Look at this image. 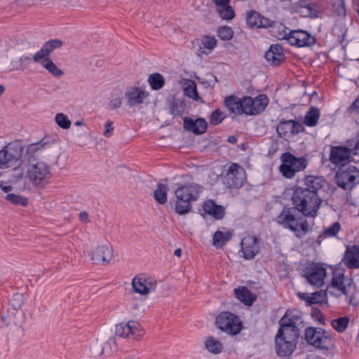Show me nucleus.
<instances>
[{
  "mask_svg": "<svg viewBox=\"0 0 359 359\" xmlns=\"http://www.w3.org/2000/svg\"><path fill=\"white\" fill-rule=\"evenodd\" d=\"M348 111H353L359 114V97L357 98L349 107Z\"/></svg>",
  "mask_w": 359,
  "mask_h": 359,
  "instance_id": "680f3d73",
  "label": "nucleus"
},
{
  "mask_svg": "<svg viewBox=\"0 0 359 359\" xmlns=\"http://www.w3.org/2000/svg\"><path fill=\"white\" fill-rule=\"evenodd\" d=\"M223 119L224 116L222 113H221L219 110H216L212 114L210 122L212 125H217L221 123Z\"/></svg>",
  "mask_w": 359,
  "mask_h": 359,
  "instance_id": "6e6d98bb",
  "label": "nucleus"
},
{
  "mask_svg": "<svg viewBox=\"0 0 359 359\" xmlns=\"http://www.w3.org/2000/svg\"><path fill=\"white\" fill-rule=\"evenodd\" d=\"M30 61V58L27 56H22L19 58L18 64H14L12 62V69L13 70H22L24 71L25 68L22 67L25 62Z\"/></svg>",
  "mask_w": 359,
  "mask_h": 359,
  "instance_id": "4d7b16f0",
  "label": "nucleus"
},
{
  "mask_svg": "<svg viewBox=\"0 0 359 359\" xmlns=\"http://www.w3.org/2000/svg\"><path fill=\"white\" fill-rule=\"evenodd\" d=\"M62 46V41L59 39H53L46 42L43 47L50 54L55 49L59 48Z\"/></svg>",
  "mask_w": 359,
  "mask_h": 359,
  "instance_id": "8fccbe9b",
  "label": "nucleus"
},
{
  "mask_svg": "<svg viewBox=\"0 0 359 359\" xmlns=\"http://www.w3.org/2000/svg\"><path fill=\"white\" fill-rule=\"evenodd\" d=\"M258 239L254 236H247L241 241V252L246 259H252L259 252Z\"/></svg>",
  "mask_w": 359,
  "mask_h": 359,
  "instance_id": "5701e85b",
  "label": "nucleus"
},
{
  "mask_svg": "<svg viewBox=\"0 0 359 359\" xmlns=\"http://www.w3.org/2000/svg\"><path fill=\"white\" fill-rule=\"evenodd\" d=\"M288 42L298 47L309 46L315 43L316 39L308 32L302 30L291 31Z\"/></svg>",
  "mask_w": 359,
  "mask_h": 359,
  "instance_id": "aec40b11",
  "label": "nucleus"
},
{
  "mask_svg": "<svg viewBox=\"0 0 359 359\" xmlns=\"http://www.w3.org/2000/svg\"><path fill=\"white\" fill-rule=\"evenodd\" d=\"M202 190V187L196 183H189L180 187L175 190L177 198L175 211L180 215L188 213L191 208L190 203L198 199Z\"/></svg>",
  "mask_w": 359,
  "mask_h": 359,
  "instance_id": "39448f33",
  "label": "nucleus"
},
{
  "mask_svg": "<svg viewBox=\"0 0 359 359\" xmlns=\"http://www.w3.org/2000/svg\"><path fill=\"white\" fill-rule=\"evenodd\" d=\"M224 180L229 188L241 187L246 180L245 172L239 165L232 163L229 168Z\"/></svg>",
  "mask_w": 359,
  "mask_h": 359,
  "instance_id": "f3484780",
  "label": "nucleus"
},
{
  "mask_svg": "<svg viewBox=\"0 0 359 359\" xmlns=\"http://www.w3.org/2000/svg\"><path fill=\"white\" fill-rule=\"evenodd\" d=\"M297 210L294 208H284L276 217V222L285 228L296 232L302 231L306 232L308 223L306 219L301 217H297Z\"/></svg>",
  "mask_w": 359,
  "mask_h": 359,
  "instance_id": "423d86ee",
  "label": "nucleus"
},
{
  "mask_svg": "<svg viewBox=\"0 0 359 359\" xmlns=\"http://www.w3.org/2000/svg\"><path fill=\"white\" fill-rule=\"evenodd\" d=\"M205 346L210 353L215 355L222 353L224 349L222 341L211 336L205 339Z\"/></svg>",
  "mask_w": 359,
  "mask_h": 359,
  "instance_id": "e433bc0d",
  "label": "nucleus"
},
{
  "mask_svg": "<svg viewBox=\"0 0 359 359\" xmlns=\"http://www.w3.org/2000/svg\"><path fill=\"white\" fill-rule=\"evenodd\" d=\"M131 285L133 291L135 293L143 297H147L150 293L156 290L158 281L151 276L138 275L133 278Z\"/></svg>",
  "mask_w": 359,
  "mask_h": 359,
  "instance_id": "4468645a",
  "label": "nucleus"
},
{
  "mask_svg": "<svg viewBox=\"0 0 359 359\" xmlns=\"http://www.w3.org/2000/svg\"><path fill=\"white\" fill-rule=\"evenodd\" d=\"M91 261L95 264L107 266L114 258L113 249L108 243H101L93 246L88 252Z\"/></svg>",
  "mask_w": 359,
  "mask_h": 359,
  "instance_id": "ddd939ff",
  "label": "nucleus"
},
{
  "mask_svg": "<svg viewBox=\"0 0 359 359\" xmlns=\"http://www.w3.org/2000/svg\"><path fill=\"white\" fill-rule=\"evenodd\" d=\"M327 292L335 297H345L350 304H355V287L352 285L351 280L344 277V269H335L332 271L330 284L327 287Z\"/></svg>",
  "mask_w": 359,
  "mask_h": 359,
  "instance_id": "20e7f679",
  "label": "nucleus"
},
{
  "mask_svg": "<svg viewBox=\"0 0 359 359\" xmlns=\"http://www.w3.org/2000/svg\"><path fill=\"white\" fill-rule=\"evenodd\" d=\"M303 129L300 123L292 120L281 121L276 127L279 136L285 140H288L294 135L302 132Z\"/></svg>",
  "mask_w": 359,
  "mask_h": 359,
  "instance_id": "6ab92c4d",
  "label": "nucleus"
},
{
  "mask_svg": "<svg viewBox=\"0 0 359 359\" xmlns=\"http://www.w3.org/2000/svg\"><path fill=\"white\" fill-rule=\"evenodd\" d=\"M24 177V168L22 167L18 166L13 170L11 181L15 183L22 180Z\"/></svg>",
  "mask_w": 359,
  "mask_h": 359,
  "instance_id": "864d4df0",
  "label": "nucleus"
},
{
  "mask_svg": "<svg viewBox=\"0 0 359 359\" xmlns=\"http://www.w3.org/2000/svg\"><path fill=\"white\" fill-rule=\"evenodd\" d=\"M294 318L286 314L280 321V327L276 336V349L280 357L288 356L294 351L299 336V330Z\"/></svg>",
  "mask_w": 359,
  "mask_h": 359,
  "instance_id": "7ed1b4c3",
  "label": "nucleus"
},
{
  "mask_svg": "<svg viewBox=\"0 0 359 359\" xmlns=\"http://www.w3.org/2000/svg\"><path fill=\"white\" fill-rule=\"evenodd\" d=\"M283 164L280 166V171L287 178H292L295 173L303 170L306 167V161L304 158H297L290 153H285L281 156Z\"/></svg>",
  "mask_w": 359,
  "mask_h": 359,
  "instance_id": "6e6552de",
  "label": "nucleus"
},
{
  "mask_svg": "<svg viewBox=\"0 0 359 359\" xmlns=\"http://www.w3.org/2000/svg\"><path fill=\"white\" fill-rule=\"evenodd\" d=\"M208 123L203 118L193 120L186 118L184 121V127L187 130L191 131L196 135H201L205 132Z\"/></svg>",
  "mask_w": 359,
  "mask_h": 359,
  "instance_id": "cd10ccee",
  "label": "nucleus"
},
{
  "mask_svg": "<svg viewBox=\"0 0 359 359\" xmlns=\"http://www.w3.org/2000/svg\"><path fill=\"white\" fill-rule=\"evenodd\" d=\"M324 182L319 177L309 175L304 177L303 186L297 187L292 196V204L298 212L305 217L316 216L322 203L318 192Z\"/></svg>",
  "mask_w": 359,
  "mask_h": 359,
  "instance_id": "f03ea898",
  "label": "nucleus"
},
{
  "mask_svg": "<svg viewBox=\"0 0 359 359\" xmlns=\"http://www.w3.org/2000/svg\"><path fill=\"white\" fill-rule=\"evenodd\" d=\"M224 104L231 112L236 114H244L243 98L240 99L234 95H231L226 98Z\"/></svg>",
  "mask_w": 359,
  "mask_h": 359,
  "instance_id": "72a5a7b5",
  "label": "nucleus"
},
{
  "mask_svg": "<svg viewBox=\"0 0 359 359\" xmlns=\"http://www.w3.org/2000/svg\"><path fill=\"white\" fill-rule=\"evenodd\" d=\"M269 104V98L265 95H259L255 98L246 96L243 97L244 114L257 115L262 112Z\"/></svg>",
  "mask_w": 359,
  "mask_h": 359,
  "instance_id": "dca6fc26",
  "label": "nucleus"
},
{
  "mask_svg": "<svg viewBox=\"0 0 359 359\" xmlns=\"http://www.w3.org/2000/svg\"><path fill=\"white\" fill-rule=\"evenodd\" d=\"M217 39L214 36H204L201 39L198 51L205 55L210 53L217 46Z\"/></svg>",
  "mask_w": 359,
  "mask_h": 359,
  "instance_id": "f704fd0d",
  "label": "nucleus"
},
{
  "mask_svg": "<svg viewBox=\"0 0 359 359\" xmlns=\"http://www.w3.org/2000/svg\"><path fill=\"white\" fill-rule=\"evenodd\" d=\"M55 142V140L45 137L25 149L22 162L27 169L25 177L34 187L43 189L50 183L52 177L50 166L41 158V155L51 142Z\"/></svg>",
  "mask_w": 359,
  "mask_h": 359,
  "instance_id": "f257e3e1",
  "label": "nucleus"
},
{
  "mask_svg": "<svg viewBox=\"0 0 359 359\" xmlns=\"http://www.w3.org/2000/svg\"><path fill=\"white\" fill-rule=\"evenodd\" d=\"M348 145L351 147V151L353 154H357L359 152V137L349 140Z\"/></svg>",
  "mask_w": 359,
  "mask_h": 359,
  "instance_id": "052dcab7",
  "label": "nucleus"
},
{
  "mask_svg": "<svg viewBox=\"0 0 359 359\" xmlns=\"http://www.w3.org/2000/svg\"><path fill=\"white\" fill-rule=\"evenodd\" d=\"M341 228L339 222H334L331 226L325 229L324 233L327 236H334L339 231Z\"/></svg>",
  "mask_w": 359,
  "mask_h": 359,
  "instance_id": "5fc2aeb1",
  "label": "nucleus"
},
{
  "mask_svg": "<svg viewBox=\"0 0 359 359\" xmlns=\"http://www.w3.org/2000/svg\"><path fill=\"white\" fill-rule=\"evenodd\" d=\"M184 111V103L182 102H174L170 105V114L173 116L180 115Z\"/></svg>",
  "mask_w": 359,
  "mask_h": 359,
  "instance_id": "603ef678",
  "label": "nucleus"
},
{
  "mask_svg": "<svg viewBox=\"0 0 359 359\" xmlns=\"http://www.w3.org/2000/svg\"><path fill=\"white\" fill-rule=\"evenodd\" d=\"M269 27H271V32L273 36L279 40L285 39L288 41V37L290 36L289 34H290L291 31L285 27L282 23L271 21V25L269 26Z\"/></svg>",
  "mask_w": 359,
  "mask_h": 359,
  "instance_id": "c9c22d12",
  "label": "nucleus"
},
{
  "mask_svg": "<svg viewBox=\"0 0 359 359\" xmlns=\"http://www.w3.org/2000/svg\"><path fill=\"white\" fill-rule=\"evenodd\" d=\"M350 322L348 317H340L333 319L331 321L332 327L338 332H343L347 328Z\"/></svg>",
  "mask_w": 359,
  "mask_h": 359,
  "instance_id": "37998d69",
  "label": "nucleus"
},
{
  "mask_svg": "<svg viewBox=\"0 0 359 359\" xmlns=\"http://www.w3.org/2000/svg\"><path fill=\"white\" fill-rule=\"evenodd\" d=\"M55 121L57 125L62 129H69L71 127L72 122L68 116L63 113H57L55 116Z\"/></svg>",
  "mask_w": 359,
  "mask_h": 359,
  "instance_id": "a18cd8bd",
  "label": "nucleus"
},
{
  "mask_svg": "<svg viewBox=\"0 0 359 359\" xmlns=\"http://www.w3.org/2000/svg\"><path fill=\"white\" fill-rule=\"evenodd\" d=\"M351 149L346 147H332L330 150V161L332 164L346 166L351 158Z\"/></svg>",
  "mask_w": 359,
  "mask_h": 359,
  "instance_id": "b1692460",
  "label": "nucleus"
},
{
  "mask_svg": "<svg viewBox=\"0 0 359 359\" xmlns=\"http://www.w3.org/2000/svg\"><path fill=\"white\" fill-rule=\"evenodd\" d=\"M327 290H319L311 294L299 292L298 296L306 302V305L311 306L316 304H322L325 301Z\"/></svg>",
  "mask_w": 359,
  "mask_h": 359,
  "instance_id": "c756f323",
  "label": "nucleus"
},
{
  "mask_svg": "<svg viewBox=\"0 0 359 359\" xmlns=\"http://www.w3.org/2000/svg\"><path fill=\"white\" fill-rule=\"evenodd\" d=\"M116 346L115 337L101 336L91 344L90 351L95 357H100L104 354V349H112Z\"/></svg>",
  "mask_w": 359,
  "mask_h": 359,
  "instance_id": "412c9836",
  "label": "nucleus"
},
{
  "mask_svg": "<svg viewBox=\"0 0 359 359\" xmlns=\"http://www.w3.org/2000/svg\"><path fill=\"white\" fill-rule=\"evenodd\" d=\"M183 90L184 95L187 97L194 100H201L197 92L196 83L194 81L185 79L183 81Z\"/></svg>",
  "mask_w": 359,
  "mask_h": 359,
  "instance_id": "4c0bfd02",
  "label": "nucleus"
},
{
  "mask_svg": "<svg viewBox=\"0 0 359 359\" xmlns=\"http://www.w3.org/2000/svg\"><path fill=\"white\" fill-rule=\"evenodd\" d=\"M232 233L230 231L223 232L217 231L213 235V245L217 248H222L226 242L231 240Z\"/></svg>",
  "mask_w": 359,
  "mask_h": 359,
  "instance_id": "ea45409f",
  "label": "nucleus"
},
{
  "mask_svg": "<svg viewBox=\"0 0 359 359\" xmlns=\"http://www.w3.org/2000/svg\"><path fill=\"white\" fill-rule=\"evenodd\" d=\"M203 209L206 214L213 217L215 219H222L225 214L224 208L211 200L203 203Z\"/></svg>",
  "mask_w": 359,
  "mask_h": 359,
  "instance_id": "7c9ffc66",
  "label": "nucleus"
},
{
  "mask_svg": "<svg viewBox=\"0 0 359 359\" xmlns=\"http://www.w3.org/2000/svg\"><path fill=\"white\" fill-rule=\"evenodd\" d=\"M247 24L250 27L266 28L271 25V21L264 18L256 11H250L247 13Z\"/></svg>",
  "mask_w": 359,
  "mask_h": 359,
  "instance_id": "393cba45",
  "label": "nucleus"
},
{
  "mask_svg": "<svg viewBox=\"0 0 359 359\" xmlns=\"http://www.w3.org/2000/svg\"><path fill=\"white\" fill-rule=\"evenodd\" d=\"M24 303V295L22 293L17 292L13 294L10 300V304L14 310L20 311Z\"/></svg>",
  "mask_w": 359,
  "mask_h": 359,
  "instance_id": "09e8293b",
  "label": "nucleus"
},
{
  "mask_svg": "<svg viewBox=\"0 0 359 359\" xmlns=\"http://www.w3.org/2000/svg\"><path fill=\"white\" fill-rule=\"evenodd\" d=\"M326 276V269L320 264H316L311 266L306 273L307 281L311 285L317 287H321L324 285V280Z\"/></svg>",
  "mask_w": 359,
  "mask_h": 359,
  "instance_id": "4be33fe9",
  "label": "nucleus"
},
{
  "mask_svg": "<svg viewBox=\"0 0 359 359\" xmlns=\"http://www.w3.org/2000/svg\"><path fill=\"white\" fill-rule=\"evenodd\" d=\"M114 334L123 339H132L138 341L144 335V330L141 324L136 320H129L127 323H121L116 325Z\"/></svg>",
  "mask_w": 359,
  "mask_h": 359,
  "instance_id": "9d476101",
  "label": "nucleus"
},
{
  "mask_svg": "<svg viewBox=\"0 0 359 359\" xmlns=\"http://www.w3.org/2000/svg\"><path fill=\"white\" fill-rule=\"evenodd\" d=\"M124 94L121 90H114L111 92L109 102L107 103L108 107L111 110H115L120 108L123 104Z\"/></svg>",
  "mask_w": 359,
  "mask_h": 359,
  "instance_id": "58836bf2",
  "label": "nucleus"
},
{
  "mask_svg": "<svg viewBox=\"0 0 359 359\" xmlns=\"http://www.w3.org/2000/svg\"><path fill=\"white\" fill-rule=\"evenodd\" d=\"M217 35L222 40L229 41L233 38V31L230 27H222L218 29Z\"/></svg>",
  "mask_w": 359,
  "mask_h": 359,
  "instance_id": "de8ad7c7",
  "label": "nucleus"
},
{
  "mask_svg": "<svg viewBox=\"0 0 359 359\" xmlns=\"http://www.w3.org/2000/svg\"><path fill=\"white\" fill-rule=\"evenodd\" d=\"M22 147L17 143L8 144L0 151V168L12 166L22 157L23 158Z\"/></svg>",
  "mask_w": 359,
  "mask_h": 359,
  "instance_id": "f8f14e48",
  "label": "nucleus"
},
{
  "mask_svg": "<svg viewBox=\"0 0 359 359\" xmlns=\"http://www.w3.org/2000/svg\"><path fill=\"white\" fill-rule=\"evenodd\" d=\"M6 199L11 203L12 204L16 205H22L26 206L27 205V199L25 197H22L20 195L15 194H8L6 196Z\"/></svg>",
  "mask_w": 359,
  "mask_h": 359,
  "instance_id": "49530a36",
  "label": "nucleus"
},
{
  "mask_svg": "<svg viewBox=\"0 0 359 359\" xmlns=\"http://www.w3.org/2000/svg\"><path fill=\"white\" fill-rule=\"evenodd\" d=\"M174 255H175L176 257H181V255H182V250H181V249H180V248H177V249H176V250H175V252H174Z\"/></svg>",
  "mask_w": 359,
  "mask_h": 359,
  "instance_id": "69168bd1",
  "label": "nucleus"
},
{
  "mask_svg": "<svg viewBox=\"0 0 359 359\" xmlns=\"http://www.w3.org/2000/svg\"><path fill=\"white\" fill-rule=\"evenodd\" d=\"M75 126H82L84 125L83 122L81 121H77L74 123Z\"/></svg>",
  "mask_w": 359,
  "mask_h": 359,
  "instance_id": "774afa93",
  "label": "nucleus"
},
{
  "mask_svg": "<svg viewBox=\"0 0 359 359\" xmlns=\"http://www.w3.org/2000/svg\"><path fill=\"white\" fill-rule=\"evenodd\" d=\"M0 187L5 192H8L12 189V187L11 186H3L1 183H0Z\"/></svg>",
  "mask_w": 359,
  "mask_h": 359,
  "instance_id": "0e129e2a",
  "label": "nucleus"
},
{
  "mask_svg": "<svg viewBox=\"0 0 359 359\" xmlns=\"http://www.w3.org/2000/svg\"><path fill=\"white\" fill-rule=\"evenodd\" d=\"M113 122L111 121L108 120L104 123V130L103 131V135L106 137H109L113 135L114 131Z\"/></svg>",
  "mask_w": 359,
  "mask_h": 359,
  "instance_id": "bf43d9fd",
  "label": "nucleus"
},
{
  "mask_svg": "<svg viewBox=\"0 0 359 359\" xmlns=\"http://www.w3.org/2000/svg\"><path fill=\"white\" fill-rule=\"evenodd\" d=\"M305 339L309 344L319 348H327L332 341L329 334L322 328H306Z\"/></svg>",
  "mask_w": 359,
  "mask_h": 359,
  "instance_id": "2eb2a0df",
  "label": "nucleus"
},
{
  "mask_svg": "<svg viewBox=\"0 0 359 359\" xmlns=\"http://www.w3.org/2000/svg\"><path fill=\"white\" fill-rule=\"evenodd\" d=\"M217 11L224 20H231L234 17V12L229 6V0H214Z\"/></svg>",
  "mask_w": 359,
  "mask_h": 359,
  "instance_id": "2f4dec72",
  "label": "nucleus"
},
{
  "mask_svg": "<svg viewBox=\"0 0 359 359\" xmlns=\"http://www.w3.org/2000/svg\"><path fill=\"white\" fill-rule=\"evenodd\" d=\"M167 185L159 183L154 194L155 200L160 204H164L167 201Z\"/></svg>",
  "mask_w": 359,
  "mask_h": 359,
  "instance_id": "79ce46f5",
  "label": "nucleus"
},
{
  "mask_svg": "<svg viewBox=\"0 0 359 359\" xmlns=\"http://www.w3.org/2000/svg\"><path fill=\"white\" fill-rule=\"evenodd\" d=\"M215 323L219 330L230 335L238 334L243 327L239 318L230 312L219 313L216 318Z\"/></svg>",
  "mask_w": 359,
  "mask_h": 359,
  "instance_id": "1a4fd4ad",
  "label": "nucleus"
},
{
  "mask_svg": "<svg viewBox=\"0 0 359 359\" xmlns=\"http://www.w3.org/2000/svg\"><path fill=\"white\" fill-rule=\"evenodd\" d=\"M336 183L344 190H351L359 182V170L354 165L342 166L336 173Z\"/></svg>",
  "mask_w": 359,
  "mask_h": 359,
  "instance_id": "0eeeda50",
  "label": "nucleus"
},
{
  "mask_svg": "<svg viewBox=\"0 0 359 359\" xmlns=\"http://www.w3.org/2000/svg\"><path fill=\"white\" fill-rule=\"evenodd\" d=\"M148 83L153 90H158L163 88L164 78L161 74L155 73L149 76Z\"/></svg>",
  "mask_w": 359,
  "mask_h": 359,
  "instance_id": "c03bdc74",
  "label": "nucleus"
},
{
  "mask_svg": "<svg viewBox=\"0 0 359 359\" xmlns=\"http://www.w3.org/2000/svg\"><path fill=\"white\" fill-rule=\"evenodd\" d=\"M228 141L230 142V143H236V141H237V139L235 136H230L228 138Z\"/></svg>",
  "mask_w": 359,
  "mask_h": 359,
  "instance_id": "338daca9",
  "label": "nucleus"
},
{
  "mask_svg": "<svg viewBox=\"0 0 359 359\" xmlns=\"http://www.w3.org/2000/svg\"><path fill=\"white\" fill-rule=\"evenodd\" d=\"M50 54L42 46V48L36 52L34 55V61L40 64L50 74L56 77H60L64 74L62 70L59 69L52 60L49 57Z\"/></svg>",
  "mask_w": 359,
  "mask_h": 359,
  "instance_id": "a211bd4d",
  "label": "nucleus"
},
{
  "mask_svg": "<svg viewBox=\"0 0 359 359\" xmlns=\"http://www.w3.org/2000/svg\"><path fill=\"white\" fill-rule=\"evenodd\" d=\"M343 262L350 269L359 268V246L348 247Z\"/></svg>",
  "mask_w": 359,
  "mask_h": 359,
  "instance_id": "bb28decb",
  "label": "nucleus"
},
{
  "mask_svg": "<svg viewBox=\"0 0 359 359\" xmlns=\"http://www.w3.org/2000/svg\"><path fill=\"white\" fill-rule=\"evenodd\" d=\"M332 7L338 15L344 16L346 8L344 0H332Z\"/></svg>",
  "mask_w": 359,
  "mask_h": 359,
  "instance_id": "3c124183",
  "label": "nucleus"
},
{
  "mask_svg": "<svg viewBox=\"0 0 359 359\" xmlns=\"http://www.w3.org/2000/svg\"><path fill=\"white\" fill-rule=\"evenodd\" d=\"M265 58L271 65H279L285 58L282 46L278 44L271 45L265 53Z\"/></svg>",
  "mask_w": 359,
  "mask_h": 359,
  "instance_id": "a878e982",
  "label": "nucleus"
},
{
  "mask_svg": "<svg viewBox=\"0 0 359 359\" xmlns=\"http://www.w3.org/2000/svg\"><path fill=\"white\" fill-rule=\"evenodd\" d=\"M299 8L297 9V12L304 13L302 9H305V15H309L311 11V6L310 4L306 0H302L299 2L298 4Z\"/></svg>",
  "mask_w": 359,
  "mask_h": 359,
  "instance_id": "13d9d810",
  "label": "nucleus"
},
{
  "mask_svg": "<svg viewBox=\"0 0 359 359\" xmlns=\"http://www.w3.org/2000/svg\"><path fill=\"white\" fill-rule=\"evenodd\" d=\"M236 298L245 305L250 306L257 298L246 287H240L234 290Z\"/></svg>",
  "mask_w": 359,
  "mask_h": 359,
  "instance_id": "473e14b6",
  "label": "nucleus"
},
{
  "mask_svg": "<svg viewBox=\"0 0 359 359\" xmlns=\"http://www.w3.org/2000/svg\"><path fill=\"white\" fill-rule=\"evenodd\" d=\"M1 322L7 327L21 326L25 320V314L22 311L15 310L8 315L1 316Z\"/></svg>",
  "mask_w": 359,
  "mask_h": 359,
  "instance_id": "c85d7f7f",
  "label": "nucleus"
},
{
  "mask_svg": "<svg viewBox=\"0 0 359 359\" xmlns=\"http://www.w3.org/2000/svg\"><path fill=\"white\" fill-rule=\"evenodd\" d=\"M79 219L83 223H87L89 221V216L86 212H81L79 214Z\"/></svg>",
  "mask_w": 359,
  "mask_h": 359,
  "instance_id": "e2e57ef3",
  "label": "nucleus"
},
{
  "mask_svg": "<svg viewBox=\"0 0 359 359\" xmlns=\"http://www.w3.org/2000/svg\"><path fill=\"white\" fill-rule=\"evenodd\" d=\"M149 95V93L144 87L130 86L124 93L126 104L129 108H140L147 104Z\"/></svg>",
  "mask_w": 359,
  "mask_h": 359,
  "instance_id": "9b49d317",
  "label": "nucleus"
},
{
  "mask_svg": "<svg viewBox=\"0 0 359 359\" xmlns=\"http://www.w3.org/2000/svg\"><path fill=\"white\" fill-rule=\"evenodd\" d=\"M320 118L319 109L315 107L311 108L306 114L304 123L310 127L317 125Z\"/></svg>",
  "mask_w": 359,
  "mask_h": 359,
  "instance_id": "a19ab883",
  "label": "nucleus"
}]
</instances>
